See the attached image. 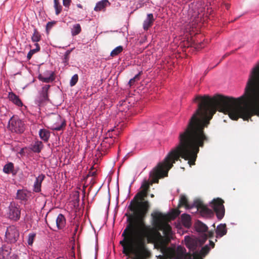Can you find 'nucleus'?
Masks as SVG:
<instances>
[{
    "label": "nucleus",
    "mask_w": 259,
    "mask_h": 259,
    "mask_svg": "<svg viewBox=\"0 0 259 259\" xmlns=\"http://www.w3.org/2000/svg\"><path fill=\"white\" fill-rule=\"evenodd\" d=\"M194 101H200L198 109L189 120L187 127L179 135V143L171 150L163 162L158 163L149 174L150 181L144 180L141 189L148 193L150 186L158 183L159 179L167 176L168 170L180 157L188 160L190 166L194 165L199 151L208 137L204 129L217 111L228 114L234 120L239 118L247 120V87L244 94L239 98L216 95L210 98L208 96H197Z\"/></svg>",
    "instance_id": "obj_1"
},
{
    "label": "nucleus",
    "mask_w": 259,
    "mask_h": 259,
    "mask_svg": "<svg viewBox=\"0 0 259 259\" xmlns=\"http://www.w3.org/2000/svg\"><path fill=\"white\" fill-rule=\"evenodd\" d=\"M153 227L145 226V228L129 233L122 237L123 239L119 244L122 247V253L132 259H148L151 256L147 248L145 240L148 243H154V247L160 249L163 255L157 256V259H183L185 248L178 246L176 250L167 247L173 238L171 227L167 223L166 215L160 212L152 214Z\"/></svg>",
    "instance_id": "obj_2"
},
{
    "label": "nucleus",
    "mask_w": 259,
    "mask_h": 259,
    "mask_svg": "<svg viewBox=\"0 0 259 259\" xmlns=\"http://www.w3.org/2000/svg\"><path fill=\"white\" fill-rule=\"evenodd\" d=\"M148 193L145 190H141L135 196L134 200L132 201L128 208L133 212L128 215L127 221V225L122 235H125L129 233L134 232L145 228L147 225L145 219L147 214L149 210L150 205L147 200H145Z\"/></svg>",
    "instance_id": "obj_3"
},
{
    "label": "nucleus",
    "mask_w": 259,
    "mask_h": 259,
    "mask_svg": "<svg viewBox=\"0 0 259 259\" xmlns=\"http://www.w3.org/2000/svg\"><path fill=\"white\" fill-rule=\"evenodd\" d=\"M207 239V236L204 235L203 239L200 240L197 238H193L189 236L185 237V244L193 253H186L185 251L183 259H203L202 257H204L210 251V247L206 245L201 248L199 252H198L199 248L205 243Z\"/></svg>",
    "instance_id": "obj_4"
},
{
    "label": "nucleus",
    "mask_w": 259,
    "mask_h": 259,
    "mask_svg": "<svg viewBox=\"0 0 259 259\" xmlns=\"http://www.w3.org/2000/svg\"><path fill=\"white\" fill-rule=\"evenodd\" d=\"M9 129L14 133H22L25 130L24 124L22 121L17 116H12L9 121Z\"/></svg>",
    "instance_id": "obj_5"
},
{
    "label": "nucleus",
    "mask_w": 259,
    "mask_h": 259,
    "mask_svg": "<svg viewBox=\"0 0 259 259\" xmlns=\"http://www.w3.org/2000/svg\"><path fill=\"white\" fill-rule=\"evenodd\" d=\"M7 215L11 220L18 221L21 215L20 206L14 202H11L7 210Z\"/></svg>",
    "instance_id": "obj_6"
},
{
    "label": "nucleus",
    "mask_w": 259,
    "mask_h": 259,
    "mask_svg": "<svg viewBox=\"0 0 259 259\" xmlns=\"http://www.w3.org/2000/svg\"><path fill=\"white\" fill-rule=\"evenodd\" d=\"M224 203V201L220 198L213 199L211 203V207L213 209L219 220L222 219L225 215V209Z\"/></svg>",
    "instance_id": "obj_7"
},
{
    "label": "nucleus",
    "mask_w": 259,
    "mask_h": 259,
    "mask_svg": "<svg viewBox=\"0 0 259 259\" xmlns=\"http://www.w3.org/2000/svg\"><path fill=\"white\" fill-rule=\"evenodd\" d=\"M19 237V233L14 226H9L5 234L6 241L9 243H14Z\"/></svg>",
    "instance_id": "obj_8"
},
{
    "label": "nucleus",
    "mask_w": 259,
    "mask_h": 259,
    "mask_svg": "<svg viewBox=\"0 0 259 259\" xmlns=\"http://www.w3.org/2000/svg\"><path fill=\"white\" fill-rule=\"evenodd\" d=\"M194 205L199 211L201 215L204 217H211L213 212L212 210L208 208L199 199H197L194 202Z\"/></svg>",
    "instance_id": "obj_9"
},
{
    "label": "nucleus",
    "mask_w": 259,
    "mask_h": 259,
    "mask_svg": "<svg viewBox=\"0 0 259 259\" xmlns=\"http://www.w3.org/2000/svg\"><path fill=\"white\" fill-rule=\"evenodd\" d=\"M11 248L6 245L0 248V259H18V256L11 253Z\"/></svg>",
    "instance_id": "obj_10"
},
{
    "label": "nucleus",
    "mask_w": 259,
    "mask_h": 259,
    "mask_svg": "<svg viewBox=\"0 0 259 259\" xmlns=\"http://www.w3.org/2000/svg\"><path fill=\"white\" fill-rule=\"evenodd\" d=\"M38 79L46 83L52 82L54 80V73L52 71H47L46 73L39 74Z\"/></svg>",
    "instance_id": "obj_11"
},
{
    "label": "nucleus",
    "mask_w": 259,
    "mask_h": 259,
    "mask_svg": "<svg viewBox=\"0 0 259 259\" xmlns=\"http://www.w3.org/2000/svg\"><path fill=\"white\" fill-rule=\"evenodd\" d=\"M154 21L155 19L152 14L150 13L147 14V18L143 22V29L145 30H148V29L152 26Z\"/></svg>",
    "instance_id": "obj_12"
},
{
    "label": "nucleus",
    "mask_w": 259,
    "mask_h": 259,
    "mask_svg": "<svg viewBox=\"0 0 259 259\" xmlns=\"http://www.w3.org/2000/svg\"><path fill=\"white\" fill-rule=\"evenodd\" d=\"M56 224L59 230L64 229L66 225V219L64 215L60 213L56 218Z\"/></svg>",
    "instance_id": "obj_13"
},
{
    "label": "nucleus",
    "mask_w": 259,
    "mask_h": 259,
    "mask_svg": "<svg viewBox=\"0 0 259 259\" xmlns=\"http://www.w3.org/2000/svg\"><path fill=\"white\" fill-rule=\"evenodd\" d=\"M216 237L220 238L225 235L227 232L226 225L225 224H221L219 225L216 229Z\"/></svg>",
    "instance_id": "obj_14"
},
{
    "label": "nucleus",
    "mask_w": 259,
    "mask_h": 259,
    "mask_svg": "<svg viewBox=\"0 0 259 259\" xmlns=\"http://www.w3.org/2000/svg\"><path fill=\"white\" fill-rule=\"evenodd\" d=\"M56 120L59 121L60 122V124L58 125L56 123L53 124L51 126V128L54 131H61L66 125L65 121V120L62 119L60 116H57L56 117Z\"/></svg>",
    "instance_id": "obj_15"
},
{
    "label": "nucleus",
    "mask_w": 259,
    "mask_h": 259,
    "mask_svg": "<svg viewBox=\"0 0 259 259\" xmlns=\"http://www.w3.org/2000/svg\"><path fill=\"white\" fill-rule=\"evenodd\" d=\"M45 176L44 175H40L36 178L34 184V191L35 192H39L41 191V185L44 180Z\"/></svg>",
    "instance_id": "obj_16"
},
{
    "label": "nucleus",
    "mask_w": 259,
    "mask_h": 259,
    "mask_svg": "<svg viewBox=\"0 0 259 259\" xmlns=\"http://www.w3.org/2000/svg\"><path fill=\"white\" fill-rule=\"evenodd\" d=\"M8 98L11 101L18 106L20 107L23 105V103L19 97L13 92H10L9 93Z\"/></svg>",
    "instance_id": "obj_17"
},
{
    "label": "nucleus",
    "mask_w": 259,
    "mask_h": 259,
    "mask_svg": "<svg viewBox=\"0 0 259 259\" xmlns=\"http://www.w3.org/2000/svg\"><path fill=\"white\" fill-rule=\"evenodd\" d=\"M109 5L110 3L108 0H102L96 4L94 8V10L97 12L104 11L106 7Z\"/></svg>",
    "instance_id": "obj_18"
},
{
    "label": "nucleus",
    "mask_w": 259,
    "mask_h": 259,
    "mask_svg": "<svg viewBox=\"0 0 259 259\" xmlns=\"http://www.w3.org/2000/svg\"><path fill=\"white\" fill-rule=\"evenodd\" d=\"M181 222L185 227L189 228L191 225L190 215L186 213L182 214L181 215Z\"/></svg>",
    "instance_id": "obj_19"
},
{
    "label": "nucleus",
    "mask_w": 259,
    "mask_h": 259,
    "mask_svg": "<svg viewBox=\"0 0 259 259\" xmlns=\"http://www.w3.org/2000/svg\"><path fill=\"white\" fill-rule=\"evenodd\" d=\"M44 147L43 144L41 141H35L31 145V150L35 153H39Z\"/></svg>",
    "instance_id": "obj_20"
},
{
    "label": "nucleus",
    "mask_w": 259,
    "mask_h": 259,
    "mask_svg": "<svg viewBox=\"0 0 259 259\" xmlns=\"http://www.w3.org/2000/svg\"><path fill=\"white\" fill-rule=\"evenodd\" d=\"M195 227L196 230L199 232L205 233L208 230L207 226L199 220L196 222Z\"/></svg>",
    "instance_id": "obj_21"
},
{
    "label": "nucleus",
    "mask_w": 259,
    "mask_h": 259,
    "mask_svg": "<svg viewBox=\"0 0 259 259\" xmlns=\"http://www.w3.org/2000/svg\"><path fill=\"white\" fill-rule=\"evenodd\" d=\"M28 193L24 190H18L17 192L16 198L21 201H27L28 199Z\"/></svg>",
    "instance_id": "obj_22"
},
{
    "label": "nucleus",
    "mask_w": 259,
    "mask_h": 259,
    "mask_svg": "<svg viewBox=\"0 0 259 259\" xmlns=\"http://www.w3.org/2000/svg\"><path fill=\"white\" fill-rule=\"evenodd\" d=\"M40 138L45 142H47L50 138V132L46 129H41L39 131Z\"/></svg>",
    "instance_id": "obj_23"
},
{
    "label": "nucleus",
    "mask_w": 259,
    "mask_h": 259,
    "mask_svg": "<svg viewBox=\"0 0 259 259\" xmlns=\"http://www.w3.org/2000/svg\"><path fill=\"white\" fill-rule=\"evenodd\" d=\"M184 206L186 208H189L187 198L185 195H181L179 200V206Z\"/></svg>",
    "instance_id": "obj_24"
},
{
    "label": "nucleus",
    "mask_w": 259,
    "mask_h": 259,
    "mask_svg": "<svg viewBox=\"0 0 259 259\" xmlns=\"http://www.w3.org/2000/svg\"><path fill=\"white\" fill-rule=\"evenodd\" d=\"M54 7L55 9V14L56 15H58L62 11V7L60 4L59 0H54Z\"/></svg>",
    "instance_id": "obj_25"
},
{
    "label": "nucleus",
    "mask_w": 259,
    "mask_h": 259,
    "mask_svg": "<svg viewBox=\"0 0 259 259\" xmlns=\"http://www.w3.org/2000/svg\"><path fill=\"white\" fill-rule=\"evenodd\" d=\"M13 169L14 164L12 162H9L4 166L3 168V171L6 174H10L13 171Z\"/></svg>",
    "instance_id": "obj_26"
},
{
    "label": "nucleus",
    "mask_w": 259,
    "mask_h": 259,
    "mask_svg": "<svg viewBox=\"0 0 259 259\" xmlns=\"http://www.w3.org/2000/svg\"><path fill=\"white\" fill-rule=\"evenodd\" d=\"M81 26L79 24H76L73 25L71 29V34L73 36L78 34L81 31Z\"/></svg>",
    "instance_id": "obj_27"
},
{
    "label": "nucleus",
    "mask_w": 259,
    "mask_h": 259,
    "mask_svg": "<svg viewBox=\"0 0 259 259\" xmlns=\"http://www.w3.org/2000/svg\"><path fill=\"white\" fill-rule=\"evenodd\" d=\"M122 51L123 47L121 46H118L111 51L110 56L111 57L116 56L121 53Z\"/></svg>",
    "instance_id": "obj_28"
},
{
    "label": "nucleus",
    "mask_w": 259,
    "mask_h": 259,
    "mask_svg": "<svg viewBox=\"0 0 259 259\" xmlns=\"http://www.w3.org/2000/svg\"><path fill=\"white\" fill-rule=\"evenodd\" d=\"M41 39V35L40 33L37 31L36 29L34 30L33 34L31 37V39L33 42H38Z\"/></svg>",
    "instance_id": "obj_29"
},
{
    "label": "nucleus",
    "mask_w": 259,
    "mask_h": 259,
    "mask_svg": "<svg viewBox=\"0 0 259 259\" xmlns=\"http://www.w3.org/2000/svg\"><path fill=\"white\" fill-rule=\"evenodd\" d=\"M78 79V76L77 74H74L71 78L70 81V85L71 87H73L76 84Z\"/></svg>",
    "instance_id": "obj_30"
},
{
    "label": "nucleus",
    "mask_w": 259,
    "mask_h": 259,
    "mask_svg": "<svg viewBox=\"0 0 259 259\" xmlns=\"http://www.w3.org/2000/svg\"><path fill=\"white\" fill-rule=\"evenodd\" d=\"M35 237V234L33 233H31L29 234L27 243L29 245H32Z\"/></svg>",
    "instance_id": "obj_31"
},
{
    "label": "nucleus",
    "mask_w": 259,
    "mask_h": 259,
    "mask_svg": "<svg viewBox=\"0 0 259 259\" xmlns=\"http://www.w3.org/2000/svg\"><path fill=\"white\" fill-rule=\"evenodd\" d=\"M79 224L78 223H73L72 224V227L74 228V231L73 233V237H75L76 234L77 232L78 227H79Z\"/></svg>",
    "instance_id": "obj_32"
},
{
    "label": "nucleus",
    "mask_w": 259,
    "mask_h": 259,
    "mask_svg": "<svg viewBox=\"0 0 259 259\" xmlns=\"http://www.w3.org/2000/svg\"><path fill=\"white\" fill-rule=\"evenodd\" d=\"M37 52V51H36L34 49H32V50H30V51L28 52V53L27 54V58L28 60H30L32 55L35 54V53Z\"/></svg>",
    "instance_id": "obj_33"
},
{
    "label": "nucleus",
    "mask_w": 259,
    "mask_h": 259,
    "mask_svg": "<svg viewBox=\"0 0 259 259\" xmlns=\"http://www.w3.org/2000/svg\"><path fill=\"white\" fill-rule=\"evenodd\" d=\"M55 23V22H49L47 23L46 25V30L48 32L52 28Z\"/></svg>",
    "instance_id": "obj_34"
},
{
    "label": "nucleus",
    "mask_w": 259,
    "mask_h": 259,
    "mask_svg": "<svg viewBox=\"0 0 259 259\" xmlns=\"http://www.w3.org/2000/svg\"><path fill=\"white\" fill-rule=\"evenodd\" d=\"M71 0H63V5L65 8H69Z\"/></svg>",
    "instance_id": "obj_35"
},
{
    "label": "nucleus",
    "mask_w": 259,
    "mask_h": 259,
    "mask_svg": "<svg viewBox=\"0 0 259 259\" xmlns=\"http://www.w3.org/2000/svg\"><path fill=\"white\" fill-rule=\"evenodd\" d=\"M71 51L68 50L66 52L64 55L65 62L67 63L69 60V55L70 54Z\"/></svg>",
    "instance_id": "obj_36"
},
{
    "label": "nucleus",
    "mask_w": 259,
    "mask_h": 259,
    "mask_svg": "<svg viewBox=\"0 0 259 259\" xmlns=\"http://www.w3.org/2000/svg\"><path fill=\"white\" fill-rule=\"evenodd\" d=\"M142 74V71L139 72V73L136 75L133 78L134 79L135 81H138L140 80V77Z\"/></svg>",
    "instance_id": "obj_37"
},
{
    "label": "nucleus",
    "mask_w": 259,
    "mask_h": 259,
    "mask_svg": "<svg viewBox=\"0 0 259 259\" xmlns=\"http://www.w3.org/2000/svg\"><path fill=\"white\" fill-rule=\"evenodd\" d=\"M50 88V85H48V84L45 85L42 88V92H47L48 93V91L49 90Z\"/></svg>",
    "instance_id": "obj_38"
},
{
    "label": "nucleus",
    "mask_w": 259,
    "mask_h": 259,
    "mask_svg": "<svg viewBox=\"0 0 259 259\" xmlns=\"http://www.w3.org/2000/svg\"><path fill=\"white\" fill-rule=\"evenodd\" d=\"M213 234H214L213 231H209V232H208V236H207L206 234H203V239H204V235H206V236H207V237H209L211 238V237H213Z\"/></svg>",
    "instance_id": "obj_39"
},
{
    "label": "nucleus",
    "mask_w": 259,
    "mask_h": 259,
    "mask_svg": "<svg viewBox=\"0 0 259 259\" xmlns=\"http://www.w3.org/2000/svg\"><path fill=\"white\" fill-rule=\"evenodd\" d=\"M42 96L44 100H47L48 99V95L47 92H42Z\"/></svg>",
    "instance_id": "obj_40"
},
{
    "label": "nucleus",
    "mask_w": 259,
    "mask_h": 259,
    "mask_svg": "<svg viewBox=\"0 0 259 259\" xmlns=\"http://www.w3.org/2000/svg\"><path fill=\"white\" fill-rule=\"evenodd\" d=\"M135 81H135L134 79L132 78L128 82V84L130 85V87H131L134 84Z\"/></svg>",
    "instance_id": "obj_41"
},
{
    "label": "nucleus",
    "mask_w": 259,
    "mask_h": 259,
    "mask_svg": "<svg viewBox=\"0 0 259 259\" xmlns=\"http://www.w3.org/2000/svg\"><path fill=\"white\" fill-rule=\"evenodd\" d=\"M204 47V46H203V42H201L200 44H199L198 45H197L196 48L197 49H201L202 48Z\"/></svg>",
    "instance_id": "obj_42"
},
{
    "label": "nucleus",
    "mask_w": 259,
    "mask_h": 259,
    "mask_svg": "<svg viewBox=\"0 0 259 259\" xmlns=\"http://www.w3.org/2000/svg\"><path fill=\"white\" fill-rule=\"evenodd\" d=\"M35 46L36 47L35 49H34L36 51L38 52L40 50V47L37 43L35 44Z\"/></svg>",
    "instance_id": "obj_43"
},
{
    "label": "nucleus",
    "mask_w": 259,
    "mask_h": 259,
    "mask_svg": "<svg viewBox=\"0 0 259 259\" xmlns=\"http://www.w3.org/2000/svg\"><path fill=\"white\" fill-rule=\"evenodd\" d=\"M209 244L212 248H213L215 246L214 243L212 241H209Z\"/></svg>",
    "instance_id": "obj_44"
},
{
    "label": "nucleus",
    "mask_w": 259,
    "mask_h": 259,
    "mask_svg": "<svg viewBox=\"0 0 259 259\" xmlns=\"http://www.w3.org/2000/svg\"><path fill=\"white\" fill-rule=\"evenodd\" d=\"M89 175H91L92 176H94L96 175V171H93V172L90 171Z\"/></svg>",
    "instance_id": "obj_45"
},
{
    "label": "nucleus",
    "mask_w": 259,
    "mask_h": 259,
    "mask_svg": "<svg viewBox=\"0 0 259 259\" xmlns=\"http://www.w3.org/2000/svg\"><path fill=\"white\" fill-rule=\"evenodd\" d=\"M77 7L79 8H80V9H82V6L81 4H77Z\"/></svg>",
    "instance_id": "obj_46"
},
{
    "label": "nucleus",
    "mask_w": 259,
    "mask_h": 259,
    "mask_svg": "<svg viewBox=\"0 0 259 259\" xmlns=\"http://www.w3.org/2000/svg\"><path fill=\"white\" fill-rule=\"evenodd\" d=\"M225 7L227 9H229V8H230V5L228 4H225Z\"/></svg>",
    "instance_id": "obj_47"
},
{
    "label": "nucleus",
    "mask_w": 259,
    "mask_h": 259,
    "mask_svg": "<svg viewBox=\"0 0 259 259\" xmlns=\"http://www.w3.org/2000/svg\"><path fill=\"white\" fill-rule=\"evenodd\" d=\"M150 197L153 198L154 197V195L153 194H150Z\"/></svg>",
    "instance_id": "obj_48"
},
{
    "label": "nucleus",
    "mask_w": 259,
    "mask_h": 259,
    "mask_svg": "<svg viewBox=\"0 0 259 259\" xmlns=\"http://www.w3.org/2000/svg\"><path fill=\"white\" fill-rule=\"evenodd\" d=\"M208 71H206L205 74L207 73Z\"/></svg>",
    "instance_id": "obj_49"
}]
</instances>
